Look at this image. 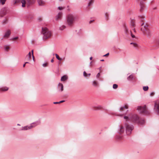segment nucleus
<instances>
[{"instance_id":"nucleus-29","label":"nucleus","mask_w":159,"mask_h":159,"mask_svg":"<svg viewBox=\"0 0 159 159\" xmlns=\"http://www.w3.org/2000/svg\"><path fill=\"white\" fill-rule=\"evenodd\" d=\"M84 75L85 77L89 76L90 75V74H87L85 71H84Z\"/></svg>"},{"instance_id":"nucleus-7","label":"nucleus","mask_w":159,"mask_h":159,"mask_svg":"<svg viewBox=\"0 0 159 159\" xmlns=\"http://www.w3.org/2000/svg\"><path fill=\"white\" fill-rule=\"evenodd\" d=\"M137 109L140 111V112L141 113L145 114H148L149 113L146 108V105H144L143 107L139 106L137 107Z\"/></svg>"},{"instance_id":"nucleus-14","label":"nucleus","mask_w":159,"mask_h":159,"mask_svg":"<svg viewBox=\"0 0 159 159\" xmlns=\"http://www.w3.org/2000/svg\"><path fill=\"white\" fill-rule=\"evenodd\" d=\"M62 16V13L59 12L58 15L56 16V19L57 20H61Z\"/></svg>"},{"instance_id":"nucleus-51","label":"nucleus","mask_w":159,"mask_h":159,"mask_svg":"<svg viewBox=\"0 0 159 159\" xmlns=\"http://www.w3.org/2000/svg\"><path fill=\"white\" fill-rule=\"evenodd\" d=\"M33 52H34V51L33 50H32V51H31V52L32 53V55H33Z\"/></svg>"},{"instance_id":"nucleus-8","label":"nucleus","mask_w":159,"mask_h":159,"mask_svg":"<svg viewBox=\"0 0 159 159\" xmlns=\"http://www.w3.org/2000/svg\"><path fill=\"white\" fill-rule=\"evenodd\" d=\"M138 1L140 2V8L139 11L140 12H143L145 8V4L143 2V1H145L146 0H137Z\"/></svg>"},{"instance_id":"nucleus-21","label":"nucleus","mask_w":159,"mask_h":159,"mask_svg":"<svg viewBox=\"0 0 159 159\" xmlns=\"http://www.w3.org/2000/svg\"><path fill=\"white\" fill-rule=\"evenodd\" d=\"M128 106L126 104L124 107H121L120 109V111H122L124 110V108L128 109Z\"/></svg>"},{"instance_id":"nucleus-43","label":"nucleus","mask_w":159,"mask_h":159,"mask_svg":"<svg viewBox=\"0 0 159 159\" xmlns=\"http://www.w3.org/2000/svg\"><path fill=\"white\" fill-rule=\"evenodd\" d=\"M131 36L133 38H135V36L133 35L132 33L131 32Z\"/></svg>"},{"instance_id":"nucleus-1","label":"nucleus","mask_w":159,"mask_h":159,"mask_svg":"<svg viewBox=\"0 0 159 159\" xmlns=\"http://www.w3.org/2000/svg\"><path fill=\"white\" fill-rule=\"evenodd\" d=\"M124 118L126 121L129 120L132 123H137L139 125H143L145 122L143 119L140 118L138 115L135 114L130 113L129 116H125Z\"/></svg>"},{"instance_id":"nucleus-18","label":"nucleus","mask_w":159,"mask_h":159,"mask_svg":"<svg viewBox=\"0 0 159 159\" xmlns=\"http://www.w3.org/2000/svg\"><path fill=\"white\" fill-rule=\"evenodd\" d=\"M92 84L95 87H97L99 86L98 83L96 80H94Z\"/></svg>"},{"instance_id":"nucleus-30","label":"nucleus","mask_w":159,"mask_h":159,"mask_svg":"<svg viewBox=\"0 0 159 159\" xmlns=\"http://www.w3.org/2000/svg\"><path fill=\"white\" fill-rule=\"evenodd\" d=\"M27 57H28L29 60H30V59L31 57V54L30 52L28 54L27 56Z\"/></svg>"},{"instance_id":"nucleus-28","label":"nucleus","mask_w":159,"mask_h":159,"mask_svg":"<svg viewBox=\"0 0 159 159\" xmlns=\"http://www.w3.org/2000/svg\"><path fill=\"white\" fill-rule=\"evenodd\" d=\"M55 56H56V58L58 60H59V61H61L62 60V59L60 57H59V55L57 54H55Z\"/></svg>"},{"instance_id":"nucleus-37","label":"nucleus","mask_w":159,"mask_h":159,"mask_svg":"<svg viewBox=\"0 0 159 159\" xmlns=\"http://www.w3.org/2000/svg\"><path fill=\"white\" fill-rule=\"evenodd\" d=\"M48 62H46L44 63L43 64V66L44 67H46L48 66Z\"/></svg>"},{"instance_id":"nucleus-15","label":"nucleus","mask_w":159,"mask_h":159,"mask_svg":"<svg viewBox=\"0 0 159 159\" xmlns=\"http://www.w3.org/2000/svg\"><path fill=\"white\" fill-rule=\"evenodd\" d=\"M38 2L39 6H43L45 5V2L43 0H38Z\"/></svg>"},{"instance_id":"nucleus-24","label":"nucleus","mask_w":159,"mask_h":159,"mask_svg":"<svg viewBox=\"0 0 159 159\" xmlns=\"http://www.w3.org/2000/svg\"><path fill=\"white\" fill-rule=\"evenodd\" d=\"M66 27L65 25H62L59 27V30L61 31L64 30Z\"/></svg>"},{"instance_id":"nucleus-55","label":"nucleus","mask_w":159,"mask_h":159,"mask_svg":"<svg viewBox=\"0 0 159 159\" xmlns=\"http://www.w3.org/2000/svg\"><path fill=\"white\" fill-rule=\"evenodd\" d=\"M156 8H157L156 7H155V8H153V9H156Z\"/></svg>"},{"instance_id":"nucleus-34","label":"nucleus","mask_w":159,"mask_h":159,"mask_svg":"<svg viewBox=\"0 0 159 159\" xmlns=\"http://www.w3.org/2000/svg\"><path fill=\"white\" fill-rule=\"evenodd\" d=\"M93 0H91L89 3V6H90L91 5L93 2Z\"/></svg>"},{"instance_id":"nucleus-6","label":"nucleus","mask_w":159,"mask_h":159,"mask_svg":"<svg viewBox=\"0 0 159 159\" xmlns=\"http://www.w3.org/2000/svg\"><path fill=\"white\" fill-rule=\"evenodd\" d=\"M125 125L127 135H130L131 134L132 131L134 129L133 125L126 122L125 123Z\"/></svg>"},{"instance_id":"nucleus-19","label":"nucleus","mask_w":159,"mask_h":159,"mask_svg":"<svg viewBox=\"0 0 159 159\" xmlns=\"http://www.w3.org/2000/svg\"><path fill=\"white\" fill-rule=\"evenodd\" d=\"M68 79V77L66 75H64L62 76L61 79V81H66Z\"/></svg>"},{"instance_id":"nucleus-5","label":"nucleus","mask_w":159,"mask_h":159,"mask_svg":"<svg viewBox=\"0 0 159 159\" xmlns=\"http://www.w3.org/2000/svg\"><path fill=\"white\" fill-rule=\"evenodd\" d=\"M42 33L43 35V38L44 39L50 38L52 35L51 31L45 27L42 28Z\"/></svg>"},{"instance_id":"nucleus-38","label":"nucleus","mask_w":159,"mask_h":159,"mask_svg":"<svg viewBox=\"0 0 159 159\" xmlns=\"http://www.w3.org/2000/svg\"><path fill=\"white\" fill-rule=\"evenodd\" d=\"M139 17L140 19H143L145 18V16H139Z\"/></svg>"},{"instance_id":"nucleus-22","label":"nucleus","mask_w":159,"mask_h":159,"mask_svg":"<svg viewBox=\"0 0 159 159\" xmlns=\"http://www.w3.org/2000/svg\"><path fill=\"white\" fill-rule=\"evenodd\" d=\"M8 21V19L6 17L5 18V19L2 22V25H5L6 24Z\"/></svg>"},{"instance_id":"nucleus-26","label":"nucleus","mask_w":159,"mask_h":159,"mask_svg":"<svg viewBox=\"0 0 159 159\" xmlns=\"http://www.w3.org/2000/svg\"><path fill=\"white\" fill-rule=\"evenodd\" d=\"M130 44L132 45L134 48H137L138 47V45L136 43H131Z\"/></svg>"},{"instance_id":"nucleus-17","label":"nucleus","mask_w":159,"mask_h":159,"mask_svg":"<svg viewBox=\"0 0 159 159\" xmlns=\"http://www.w3.org/2000/svg\"><path fill=\"white\" fill-rule=\"evenodd\" d=\"M127 80H135V78L134 77L133 75H131L128 77Z\"/></svg>"},{"instance_id":"nucleus-39","label":"nucleus","mask_w":159,"mask_h":159,"mask_svg":"<svg viewBox=\"0 0 159 159\" xmlns=\"http://www.w3.org/2000/svg\"><path fill=\"white\" fill-rule=\"evenodd\" d=\"M100 73H98L97 74V75H96V77H97V78H99V76H100Z\"/></svg>"},{"instance_id":"nucleus-27","label":"nucleus","mask_w":159,"mask_h":159,"mask_svg":"<svg viewBox=\"0 0 159 159\" xmlns=\"http://www.w3.org/2000/svg\"><path fill=\"white\" fill-rule=\"evenodd\" d=\"M102 107L101 106L95 107H93V109L95 110H100L101 109Z\"/></svg>"},{"instance_id":"nucleus-11","label":"nucleus","mask_w":159,"mask_h":159,"mask_svg":"<svg viewBox=\"0 0 159 159\" xmlns=\"http://www.w3.org/2000/svg\"><path fill=\"white\" fill-rule=\"evenodd\" d=\"M7 9L6 7L2 8L0 12V16L2 17L4 16L6 14Z\"/></svg>"},{"instance_id":"nucleus-41","label":"nucleus","mask_w":159,"mask_h":159,"mask_svg":"<svg viewBox=\"0 0 159 159\" xmlns=\"http://www.w3.org/2000/svg\"><path fill=\"white\" fill-rule=\"evenodd\" d=\"M154 95V93L153 92L151 93L150 94V95L151 96H152Z\"/></svg>"},{"instance_id":"nucleus-31","label":"nucleus","mask_w":159,"mask_h":159,"mask_svg":"<svg viewBox=\"0 0 159 159\" xmlns=\"http://www.w3.org/2000/svg\"><path fill=\"white\" fill-rule=\"evenodd\" d=\"M4 48L6 51H8L10 49V48L9 46H4Z\"/></svg>"},{"instance_id":"nucleus-59","label":"nucleus","mask_w":159,"mask_h":159,"mask_svg":"<svg viewBox=\"0 0 159 159\" xmlns=\"http://www.w3.org/2000/svg\"><path fill=\"white\" fill-rule=\"evenodd\" d=\"M40 20H41V19H40Z\"/></svg>"},{"instance_id":"nucleus-13","label":"nucleus","mask_w":159,"mask_h":159,"mask_svg":"<svg viewBox=\"0 0 159 159\" xmlns=\"http://www.w3.org/2000/svg\"><path fill=\"white\" fill-rule=\"evenodd\" d=\"M124 128L122 125H121L120 126L119 128L118 129V132L120 134H123L124 132Z\"/></svg>"},{"instance_id":"nucleus-40","label":"nucleus","mask_w":159,"mask_h":159,"mask_svg":"<svg viewBox=\"0 0 159 159\" xmlns=\"http://www.w3.org/2000/svg\"><path fill=\"white\" fill-rule=\"evenodd\" d=\"M64 8V7H58V9L59 10H62Z\"/></svg>"},{"instance_id":"nucleus-57","label":"nucleus","mask_w":159,"mask_h":159,"mask_svg":"<svg viewBox=\"0 0 159 159\" xmlns=\"http://www.w3.org/2000/svg\"><path fill=\"white\" fill-rule=\"evenodd\" d=\"M92 22V21H90V23H91V22Z\"/></svg>"},{"instance_id":"nucleus-9","label":"nucleus","mask_w":159,"mask_h":159,"mask_svg":"<svg viewBox=\"0 0 159 159\" xmlns=\"http://www.w3.org/2000/svg\"><path fill=\"white\" fill-rule=\"evenodd\" d=\"M37 125L38 124H37L36 123H33L31 124L30 126H27L23 127L22 130H26L28 129H30L34 127Z\"/></svg>"},{"instance_id":"nucleus-46","label":"nucleus","mask_w":159,"mask_h":159,"mask_svg":"<svg viewBox=\"0 0 159 159\" xmlns=\"http://www.w3.org/2000/svg\"><path fill=\"white\" fill-rule=\"evenodd\" d=\"M109 55V53H107V54H106V55H104V56H105V57H106V56H107Z\"/></svg>"},{"instance_id":"nucleus-12","label":"nucleus","mask_w":159,"mask_h":159,"mask_svg":"<svg viewBox=\"0 0 159 159\" xmlns=\"http://www.w3.org/2000/svg\"><path fill=\"white\" fill-rule=\"evenodd\" d=\"M11 34V30H8L5 32V34L3 36V38L5 39L8 38Z\"/></svg>"},{"instance_id":"nucleus-50","label":"nucleus","mask_w":159,"mask_h":159,"mask_svg":"<svg viewBox=\"0 0 159 159\" xmlns=\"http://www.w3.org/2000/svg\"><path fill=\"white\" fill-rule=\"evenodd\" d=\"M51 62H53V61H54V60H53V59H52L51 60Z\"/></svg>"},{"instance_id":"nucleus-49","label":"nucleus","mask_w":159,"mask_h":159,"mask_svg":"<svg viewBox=\"0 0 159 159\" xmlns=\"http://www.w3.org/2000/svg\"><path fill=\"white\" fill-rule=\"evenodd\" d=\"M32 57H33V60L34 61V55H32Z\"/></svg>"},{"instance_id":"nucleus-2","label":"nucleus","mask_w":159,"mask_h":159,"mask_svg":"<svg viewBox=\"0 0 159 159\" xmlns=\"http://www.w3.org/2000/svg\"><path fill=\"white\" fill-rule=\"evenodd\" d=\"M77 16L72 14H69L67 16L66 21L67 25L70 26H72L75 21L76 20Z\"/></svg>"},{"instance_id":"nucleus-36","label":"nucleus","mask_w":159,"mask_h":159,"mask_svg":"<svg viewBox=\"0 0 159 159\" xmlns=\"http://www.w3.org/2000/svg\"><path fill=\"white\" fill-rule=\"evenodd\" d=\"M105 16L106 17V19L107 20H108L109 19V18H108L109 14H108V13H105Z\"/></svg>"},{"instance_id":"nucleus-25","label":"nucleus","mask_w":159,"mask_h":159,"mask_svg":"<svg viewBox=\"0 0 159 159\" xmlns=\"http://www.w3.org/2000/svg\"><path fill=\"white\" fill-rule=\"evenodd\" d=\"M131 25L132 27H134L135 26V21L134 20H132L131 22Z\"/></svg>"},{"instance_id":"nucleus-23","label":"nucleus","mask_w":159,"mask_h":159,"mask_svg":"<svg viewBox=\"0 0 159 159\" xmlns=\"http://www.w3.org/2000/svg\"><path fill=\"white\" fill-rule=\"evenodd\" d=\"M58 87L59 88H61V91H62L63 90V86L61 83H59L58 84Z\"/></svg>"},{"instance_id":"nucleus-52","label":"nucleus","mask_w":159,"mask_h":159,"mask_svg":"<svg viewBox=\"0 0 159 159\" xmlns=\"http://www.w3.org/2000/svg\"><path fill=\"white\" fill-rule=\"evenodd\" d=\"M93 57H91L90 58V60H92V59Z\"/></svg>"},{"instance_id":"nucleus-47","label":"nucleus","mask_w":159,"mask_h":159,"mask_svg":"<svg viewBox=\"0 0 159 159\" xmlns=\"http://www.w3.org/2000/svg\"><path fill=\"white\" fill-rule=\"evenodd\" d=\"M65 102V101H64V100L61 101L59 102V103H61L63 102Z\"/></svg>"},{"instance_id":"nucleus-20","label":"nucleus","mask_w":159,"mask_h":159,"mask_svg":"<svg viewBox=\"0 0 159 159\" xmlns=\"http://www.w3.org/2000/svg\"><path fill=\"white\" fill-rule=\"evenodd\" d=\"M123 27L124 28V30L125 33L127 34L128 33V28L125 24H124L123 25Z\"/></svg>"},{"instance_id":"nucleus-10","label":"nucleus","mask_w":159,"mask_h":159,"mask_svg":"<svg viewBox=\"0 0 159 159\" xmlns=\"http://www.w3.org/2000/svg\"><path fill=\"white\" fill-rule=\"evenodd\" d=\"M154 110L159 115V101H156L155 103Z\"/></svg>"},{"instance_id":"nucleus-35","label":"nucleus","mask_w":159,"mask_h":159,"mask_svg":"<svg viewBox=\"0 0 159 159\" xmlns=\"http://www.w3.org/2000/svg\"><path fill=\"white\" fill-rule=\"evenodd\" d=\"M143 89L145 91H146L148 90V86H145L143 87Z\"/></svg>"},{"instance_id":"nucleus-16","label":"nucleus","mask_w":159,"mask_h":159,"mask_svg":"<svg viewBox=\"0 0 159 159\" xmlns=\"http://www.w3.org/2000/svg\"><path fill=\"white\" fill-rule=\"evenodd\" d=\"M9 88L6 86L0 88V92H4L7 91Z\"/></svg>"},{"instance_id":"nucleus-33","label":"nucleus","mask_w":159,"mask_h":159,"mask_svg":"<svg viewBox=\"0 0 159 159\" xmlns=\"http://www.w3.org/2000/svg\"><path fill=\"white\" fill-rule=\"evenodd\" d=\"M0 3L4 5L6 1V0H0Z\"/></svg>"},{"instance_id":"nucleus-53","label":"nucleus","mask_w":159,"mask_h":159,"mask_svg":"<svg viewBox=\"0 0 159 159\" xmlns=\"http://www.w3.org/2000/svg\"><path fill=\"white\" fill-rule=\"evenodd\" d=\"M133 30L134 32H135V28Z\"/></svg>"},{"instance_id":"nucleus-3","label":"nucleus","mask_w":159,"mask_h":159,"mask_svg":"<svg viewBox=\"0 0 159 159\" xmlns=\"http://www.w3.org/2000/svg\"><path fill=\"white\" fill-rule=\"evenodd\" d=\"M141 26L142 27L141 28V30L143 33L144 35L149 37L151 35V32L148 28V24L147 23H145L143 22Z\"/></svg>"},{"instance_id":"nucleus-4","label":"nucleus","mask_w":159,"mask_h":159,"mask_svg":"<svg viewBox=\"0 0 159 159\" xmlns=\"http://www.w3.org/2000/svg\"><path fill=\"white\" fill-rule=\"evenodd\" d=\"M35 1V0H16L15 3L20 2L22 3L21 6L24 7H29L33 4Z\"/></svg>"},{"instance_id":"nucleus-45","label":"nucleus","mask_w":159,"mask_h":159,"mask_svg":"<svg viewBox=\"0 0 159 159\" xmlns=\"http://www.w3.org/2000/svg\"><path fill=\"white\" fill-rule=\"evenodd\" d=\"M53 103L54 104H57L60 103H59V102H54Z\"/></svg>"},{"instance_id":"nucleus-48","label":"nucleus","mask_w":159,"mask_h":159,"mask_svg":"<svg viewBox=\"0 0 159 159\" xmlns=\"http://www.w3.org/2000/svg\"><path fill=\"white\" fill-rule=\"evenodd\" d=\"M157 45H158L159 46V40L157 41Z\"/></svg>"},{"instance_id":"nucleus-56","label":"nucleus","mask_w":159,"mask_h":159,"mask_svg":"<svg viewBox=\"0 0 159 159\" xmlns=\"http://www.w3.org/2000/svg\"><path fill=\"white\" fill-rule=\"evenodd\" d=\"M17 125H19V126H20V124H17Z\"/></svg>"},{"instance_id":"nucleus-54","label":"nucleus","mask_w":159,"mask_h":159,"mask_svg":"<svg viewBox=\"0 0 159 159\" xmlns=\"http://www.w3.org/2000/svg\"><path fill=\"white\" fill-rule=\"evenodd\" d=\"M101 61H104V60H103H103H101Z\"/></svg>"},{"instance_id":"nucleus-42","label":"nucleus","mask_w":159,"mask_h":159,"mask_svg":"<svg viewBox=\"0 0 159 159\" xmlns=\"http://www.w3.org/2000/svg\"><path fill=\"white\" fill-rule=\"evenodd\" d=\"M18 37H16L14 38L13 39V40H17V39H18Z\"/></svg>"},{"instance_id":"nucleus-58","label":"nucleus","mask_w":159,"mask_h":159,"mask_svg":"<svg viewBox=\"0 0 159 159\" xmlns=\"http://www.w3.org/2000/svg\"><path fill=\"white\" fill-rule=\"evenodd\" d=\"M121 138V137H120V139Z\"/></svg>"},{"instance_id":"nucleus-32","label":"nucleus","mask_w":159,"mask_h":159,"mask_svg":"<svg viewBox=\"0 0 159 159\" xmlns=\"http://www.w3.org/2000/svg\"><path fill=\"white\" fill-rule=\"evenodd\" d=\"M118 88V85L116 84H114L113 85V88L114 89H116Z\"/></svg>"},{"instance_id":"nucleus-44","label":"nucleus","mask_w":159,"mask_h":159,"mask_svg":"<svg viewBox=\"0 0 159 159\" xmlns=\"http://www.w3.org/2000/svg\"><path fill=\"white\" fill-rule=\"evenodd\" d=\"M29 63L28 62H26L25 63V64L23 65V67H25V64H26V63Z\"/></svg>"}]
</instances>
